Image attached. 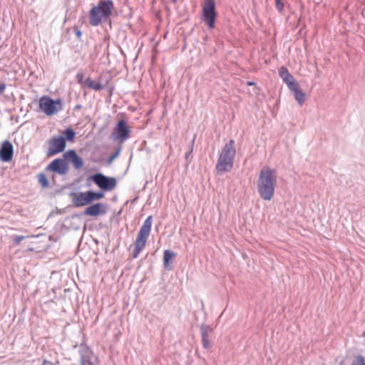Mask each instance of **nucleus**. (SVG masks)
I'll list each match as a JSON object with an SVG mask.
<instances>
[{
    "label": "nucleus",
    "instance_id": "nucleus-11",
    "mask_svg": "<svg viewBox=\"0 0 365 365\" xmlns=\"http://www.w3.org/2000/svg\"><path fill=\"white\" fill-rule=\"evenodd\" d=\"M69 196L73 197L72 203L76 207L88 206L91 204V197L88 190L86 192H80L77 194L74 192H71L69 193Z\"/></svg>",
    "mask_w": 365,
    "mask_h": 365
},
{
    "label": "nucleus",
    "instance_id": "nucleus-33",
    "mask_svg": "<svg viewBox=\"0 0 365 365\" xmlns=\"http://www.w3.org/2000/svg\"><path fill=\"white\" fill-rule=\"evenodd\" d=\"M51 182L53 185H56V173H51Z\"/></svg>",
    "mask_w": 365,
    "mask_h": 365
},
{
    "label": "nucleus",
    "instance_id": "nucleus-32",
    "mask_svg": "<svg viewBox=\"0 0 365 365\" xmlns=\"http://www.w3.org/2000/svg\"><path fill=\"white\" fill-rule=\"evenodd\" d=\"M191 156H192V154L190 153V152L187 151L185 155V158L186 160L190 162Z\"/></svg>",
    "mask_w": 365,
    "mask_h": 365
},
{
    "label": "nucleus",
    "instance_id": "nucleus-1",
    "mask_svg": "<svg viewBox=\"0 0 365 365\" xmlns=\"http://www.w3.org/2000/svg\"><path fill=\"white\" fill-rule=\"evenodd\" d=\"M277 173L275 169L264 166L259 172L257 180V192L259 197L265 201H269L274 195L277 185Z\"/></svg>",
    "mask_w": 365,
    "mask_h": 365
},
{
    "label": "nucleus",
    "instance_id": "nucleus-40",
    "mask_svg": "<svg viewBox=\"0 0 365 365\" xmlns=\"http://www.w3.org/2000/svg\"><path fill=\"white\" fill-rule=\"evenodd\" d=\"M58 363L59 362L57 361L55 364H53V365H57V364H58Z\"/></svg>",
    "mask_w": 365,
    "mask_h": 365
},
{
    "label": "nucleus",
    "instance_id": "nucleus-38",
    "mask_svg": "<svg viewBox=\"0 0 365 365\" xmlns=\"http://www.w3.org/2000/svg\"><path fill=\"white\" fill-rule=\"evenodd\" d=\"M86 360H83V359L81 360L80 361H81V365H86Z\"/></svg>",
    "mask_w": 365,
    "mask_h": 365
},
{
    "label": "nucleus",
    "instance_id": "nucleus-28",
    "mask_svg": "<svg viewBox=\"0 0 365 365\" xmlns=\"http://www.w3.org/2000/svg\"><path fill=\"white\" fill-rule=\"evenodd\" d=\"M275 6H276L277 9L279 12H282L283 11V9H284V4H283L282 1L275 4Z\"/></svg>",
    "mask_w": 365,
    "mask_h": 365
},
{
    "label": "nucleus",
    "instance_id": "nucleus-24",
    "mask_svg": "<svg viewBox=\"0 0 365 365\" xmlns=\"http://www.w3.org/2000/svg\"><path fill=\"white\" fill-rule=\"evenodd\" d=\"M121 151V147L118 146L115 150L111 153L107 159V165H110L113 161L118 157Z\"/></svg>",
    "mask_w": 365,
    "mask_h": 365
},
{
    "label": "nucleus",
    "instance_id": "nucleus-16",
    "mask_svg": "<svg viewBox=\"0 0 365 365\" xmlns=\"http://www.w3.org/2000/svg\"><path fill=\"white\" fill-rule=\"evenodd\" d=\"M202 344L204 349H209L211 347V344L209 340V335L213 331V329L205 324H202L200 326Z\"/></svg>",
    "mask_w": 365,
    "mask_h": 365
},
{
    "label": "nucleus",
    "instance_id": "nucleus-9",
    "mask_svg": "<svg viewBox=\"0 0 365 365\" xmlns=\"http://www.w3.org/2000/svg\"><path fill=\"white\" fill-rule=\"evenodd\" d=\"M69 164L65 158H57L51 160L45 168L46 173H56L60 176L66 175L69 170Z\"/></svg>",
    "mask_w": 365,
    "mask_h": 365
},
{
    "label": "nucleus",
    "instance_id": "nucleus-37",
    "mask_svg": "<svg viewBox=\"0 0 365 365\" xmlns=\"http://www.w3.org/2000/svg\"><path fill=\"white\" fill-rule=\"evenodd\" d=\"M81 108H82L81 105H76L74 106L73 110H76L81 109Z\"/></svg>",
    "mask_w": 365,
    "mask_h": 365
},
{
    "label": "nucleus",
    "instance_id": "nucleus-7",
    "mask_svg": "<svg viewBox=\"0 0 365 365\" xmlns=\"http://www.w3.org/2000/svg\"><path fill=\"white\" fill-rule=\"evenodd\" d=\"M217 17L215 0H204L202 5L201 21L207 26L208 29H215Z\"/></svg>",
    "mask_w": 365,
    "mask_h": 365
},
{
    "label": "nucleus",
    "instance_id": "nucleus-19",
    "mask_svg": "<svg viewBox=\"0 0 365 365\" xmlns=\"http://www.w3.org/2000/svg\"><path fill=\"white\" fill-rule=\"evenodd\" d=\"M84 85L96 91H99L105 88V86L101 83L96 82L91 78H87L85 79Z\"/></svg>",
    "mask_w": 365,
    "mask_h": 365
},
{
    "label": "nucleus",
    "instance_id": "nucleus-14",
    "mask_svg": "<svg viewBox=\"0 0 365 365\" xmlns=\"http://www.w3.org/2000/svg\"><path fill=\"white\" fill-rule=\"evenodd\" d=\"M106 213V206L101 202L91 203L83 211V215L90 217H98Z\"/></svg>",
    "mask_w": 365,
    "mask_h": 365
},
{
    "label": "nucleus",
    "instance_id": "nucleus-5",
    "mask_svg": "<svg viewBox=\"0 0 365 365\" xmlns=\"http://www.w3.org/2000/svg\"><path fill=\"white\" fill-rule=\"evenodd\" d=\"M61 98L53 99L49 96L44 95L38 100L39 109L47 116H52L61 110L63 107Z\"/></svg>",
    "mask_w": 365,
    "mask_h": 365
},
{
    "label": "nucleus",
    "instance_id": "nucleus-26",
    "mask_svg": "<svg viewBox=\"0 0 365 365\" xmlns=\"http://www.w3.org/2000/svg\"><path fill=\"white\" fill-rule=\"evenodd\" d=\"M34 236H24V235H14L12 237V241L14 245H19L23 240L26 237H33Z\"/></svg>",
    "mask_w": 365,
    "mask_h": 365
},
{
    "label": "nucleus",
    "instance_id": "nucleus-39",
    "mask_svg": "<svg viewBox=\"0 0 365 365\" xmlns=\"http://www.w3.org/2000/svg\"><path fill=\"white\" fill-rule=\"evenodd\" d=\"M274 1H275V4H277V3H279V2H282V0H274Z\"/></svg>",
    "mask_w": 365,
    "mask_h": 365
},
{
    "label": "nucleus",
    "instance_id": "nucleus-21",
    "mask_svg": "<svg viewBox=\"0 0 365 365\" xmlns=\"http://www.w3.org/2000/svg\"><path fill=\"white\" fill-rule=\"evenodd\" d=\"M37 181L42 188L50 187V182L44 173H39L36 175Z\"/></svg>",
    "mask_w": 365,
    "mask_h": 365
},
{
    "label": "nucleus",
    "instance_id": "nucleus-29",
    "mask_svg": "<svg viewBox=\"0 0 365 365\" xmlns=\"http://www.w3.org/2000/svg\"><path fill=\"white\" fill-rule=\"evenodd\" d=\"M194 143H195V138L191 140L190 142V147H189V149L187 150V152H190V153L192 154V152H193V146H194Z\"/></svg>",
    "mask_w": 365,
    "mask_h": 365
},
{
    "label": "nucleus",
    "instance_id": "nucleus-12",
    "mask_svg": "<svg viewBox=\"0 0 365 365\" xmlns=\"http://www.w3.org/2000/svg\"><path fill=\"white\" fill-rule=\"evenodd\" d=\"M63 156L66 159L67 163H72L76 170L81 169L84 165L83 158L78 155L73 149H70L64 152Z\"/></svg>",
    "mask_w": 365,
    "mask_h": 365
},
{
    "label": "nucleus",
    "instance_id": "nucleus-6",
    "mask_svg": "<svg viewBox=\"0 0 365 365\" xmlns=\"http://www.w3.org/2000/svg\"><path fill=\"white\" fill-rule=\"evenodd\" d=\"M86 186L89 187V181L95 183L103 192H109L117 186V180L114 177L107 176L101 173H96L87 178Z\"/></svg>",
    "mask_w": 365,
    "mask_h": 365
},
{
    "label": "nucleus",
    "instance_id": "nucleus-4",
    "mask_svg": "<svg viewBox=\"0 0 365 365\" xmlns=\"http://www.w3.org/2000/svg\"><path fill=\"white\" fill-rule=\"evenodd\" d=\"M153 222V216L149 215L143 222L138 233L134 249L133 251V257L136 259L142 250L145 248L148 238L150 235Z\"/></svg>",
    "mask_w": 365,
    "mask_h": 365
},
{
    "label": "nucleus",
    "instance_id": "nucleus-2",
    "mask_svg": "<svg viewBox=\"0 0 365 365\" xmlns=\"http://www.w3.org/2000/svg\"><path fill=\"white\" fill-rule=\"evenodd\" d=\"M115 10L113 0H99L97 5L93 6L89 11V24L92 26H98L106 22Z\"/></svg>",
    "mask_w": 365,
    "mask_h": 365
},
{
    "label": "nucleus",
    "instance_id": "nucleus-20",
    "mask_svg": "<svg viewBox=\"0 0 365 365\" xmlns=\"http://www.w3.org/2000/svg\"><path fill=\"white\" fill-rule=\"evenodd\" d=\"M61 135H63L65 143L66 141L72 143L75 140L76 133L72 128L68 127L63 130Z\"/></svg>",
    "mask_w": 365,
    "mask_h": 365
},
{
    "label": "nucleus",
    "instance_id": "nucleus-31",
    "mask_svg": "<svg viewBox=\"0 0 365 365\" xmlns=\"http://www.w3.org/2000/svg\"><path fill=\"white\" fill-rule=\"evenodd\" d=\"M6 84L4 83H0V94H1L6 89Z\"/></svg>",
    "mask_w": 365,
    "mask_h": 365
},
{
    "label": "nucleus",
    "instance_id": "nucleus-15",
    "mask_svg": "<svg viewBox=\"0 0 365 365\" xmlns=\"http://www.w3.org/2000/svg\"><path fill=\"white\" fill-rule=\"evenodd\" d=\"M279 76L283 82L287 86L288 88L297 83L294 76L289 72L285 66H281L279 68Z\"/></svg>",
    "mask_w": 365,
    "mask_h": 365
},
{
    "label": "nucleus",
    "instance_id": "nucleus-41",
    "mask_svg": "<svg viewBox=\"0 0 365 365\" xmlns=\"http://www.w3.org/2000/svg\"><path fill=\"white\" fill-rule=\"evenodd\" d=\"M364 365H365V359H364Z\"/></svg>",
    "mask_w": 365,
    "mask_h": 365
},
{
    "label": "nucleus",
    "instance_id": "nucleus-35",
    "mask_svg": "<svg viewBox=\"0 0 365 365\" xmlns=\"http://www.w3.org/2000/svg\"><path fill=\"white\" fill-rule=\"evenodd\" d=\"M81 214L74 213L71 216V218L73 219L76 217H81Z\"/></svg>",
    "mask_w": 365,
    "mask_h": 365
},
{
    "label": "nucleus",
    "instance_id": "nucleus-23",
    "mask_svg": "<svg viewBox=\"0 0 365 365\" xmlns=\"http://www.w3.org/2000/svg\"><path fill=\"white\" fill-rule=\"evenodd\" d=\"M88 191L91 197V203L94 201L100 200L105 197V192L101 190L99 191L89 190Z\"/></svg>",
    "mask_w": 365,
    "mask_h": 365
},
{
    "label": "nucleus",
    "instance_id": "nucleus-25",
    "mask_svg": "<svg viewBox=\"0 0 365 365\" xmlns=\"http://www.w3.org/2000/svg\"><path fill=\"white\" fill-rule=\"evenodd\" d=\"M351 365H364V356L361 354L356 355L354 357Z\"/></svg>",
    "mask_w": 365,
    "mask_h": 365
},
{
    "label": "nucleus",
    "instance_id": "nucleus-13",
    "mask_svg": "<svg viewBox=\"0 0 365 365\" xmlns=\"http://www.w3.org/2000/svg\"><path fill=\"white\" fill-rule=\"evenodd\" d=\"M14 155V146L9 140L2 142L0 147V160L4 163L10 162Z\"/></svg>",
    "mask_w": 365,
    "mask_h": 365
},
{
    "label": "nucleus",
    "instance_id": "nucleus-30",
    "mask_svg": "<svg viewBox=\"0 0 365 365\" xmlns=\"http://www.w3.org/2000/svg\"><path fill=\"white\" fill-rule=\"evenodd\" d=\"M75 34L78 38H80L82 36V31L79 29L76 28Z\"/></svg>",
    "mask_w": 365,
    "mask_h": 365
},
{
    "label": "nucleus",
    "instance_id": "nucleus-36",
    "mask_svg": "<svg viewBox=\"0 0 365 365\" xmlns=\"http://www.w3.org/2000/svg\"><path fill=\"white\" fill-rule=\"evenodd\" d=\"M246 84L248 86H255L256 83L254 81H247Z\"/></svg>",
    "mask_w": 365,
    "mask_h": 365
},
{
    "label": "nucleus",
    "instance_id": "nucleus-17",
    "mask_svg": "<svg viewBox=\"0 0 365 365\" xmlns=\"http://www.w3.org/2000/svg\"><path fill=\"white\" fill-rule=\"evenodd\" d=\"M176 253L170 250H165L163 252V267L167 271H171L173 269V262L176 257Z\"/></svg>",
    "mask_w": 365,
    "mask_h": 365
},
{
    "label": "nucleus",
    "instance_id": "nucleus-18",
    "mask_svg": "<svg viewBox=\"0 0 365 365\" xmlns=\"http://www.w3.org/2000/svg\"><path fill=\"white\" fill-rule=\"evenodd\" d=\"M289 89L292 92L294 99L300 106H302L305 101L306 94L301 89L299 83L297 82L295 83V85L292 86Z\"/></svg>",
    "mask_w": 365,
    "mask_h": 365
},
{
    "label": "nucleus",
    "instance_id": "nucleus-22",
    "mask_svg": "<svg viewBox=\"0 0 365 365\" xmlns=\"http://www.w3.org/2000/svg\"><path fill=\"white\" fill-rule=\"evenodd\" d=\"M78 352H79V354L81 356V360H82V359L89 360L90 359L91 350L86 345H85L83 344H81V345L79 346Z\"/></svg>",
    "mask_w": 365,
    "mask_h": 365
},
{
    "label": "nucleus",
    "instance_id": "nucleus-34",
    "mask_svg": "<svg viewBox=\"0 0 365 365\" xmlns=\"http://www.w3.org/2000/svg\"><path fill=\"white\" fill-rule=\"evenodd\" d=\"M41 365H53V364L46 359H44Z\"/></svg>",
    "mask_w": 365,
    "mask_h": 365
},
{
    "label": "nucleus",
    "instance_id": "nucleus-8",
    "mask_svg": "<svg viewBox=\"0 0 365 365\" xmlns=\"http://www.w3.org/2000/svg\"><path fill=\"white\" fill-rule=\"evenodd\" d=\"M130 133L131 130L127 121L124 119H120L115 124L111 133V138L113 140L122 143L130 138Z\"/></svg>",
    "mask_w": 365,
    "mask_h": 365
},
{
    "label": "nucleus",
    "instance_id": "nucleus-3",
    "mask_svg": "<svg viewBox=\"0 0 365 365\" xmlns=\"http://www.w3.org/2000/svg\"><path fill=\"white\" fill-rule=\"evenodd\" d=\"M236 155L235 140L230 139L222 148L219 155L215 170L217 174L230 172L234 166V159Z\"/></svg>",
    "mask_w": 365,
    "mask_h": 365
},
{
    "label": "nucleus",
    "instance_id": "nucleus-10",
    "mask_svg": "<svg viewBox=\"0 0 365 365\" xmlns=\"http://www.w3.org/2000/svg\"><path fill=\"white\" fill-rule=\"evenodd\" d=\"M49 147L46 151V156L51 157L63 153L66 148V143L64 142L63 135H53L48 140Z\"/></svg>",
    "mask_w": 365,
    "mask_h": 365
},
{
    "label": "nucleus",
    "instance_id": "nucleus-27",
    "mask_svg": "<svg viewBox=\"0 0 365 365\" xmlns=\"http://www.w3.org/2000/svg\"><path fill=\"white\" fill-rule=\"evenodd\" d=\"M83 78H84V75L82 72H78L76 73V78L77 82L79 84L84 83Z\"/></svg>",
    "mask_w": 365,
    "mask_h": 365
}]
</instances>
